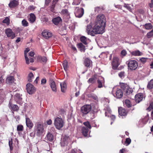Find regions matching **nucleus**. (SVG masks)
<instances>
[{"label": "nucleus", "instance_id": "nucleus-1", "mask_svg": "<svg viewBox=\"0 0 153 153\" xmlns=\"http://www.w3.org/2000/svg\"><path fill=\"white\" fill-rule=\"evenodd\" d=\"M95 25L94 26L92 34H102L104 32L106 26V18L104 15L100 14L97 16Z\"/></svg>", "mask_w": 153, "mask_h": 153}, {"label": "nucleus", "instance_id": "nucleus-2", "mask_svg": "<svg viewBox=\"0 0 153 153\" xmlns=\"http://www.w3.org/2000/svg\"><path fill=\"white\" fill-rule=\"evenodd\" d=\"M44 130V125L42 123L38 122L35 127V131L38 136H40L43 133Z\"/></svg>", "mask_w": 153, "mask_h": 153}, {"label": "nucleus", "instance_id": "nucleus-3", "mask_svg": "<svg viewBox=\"0 0 153 153\" xmlns=\"http://www.w3.org/2000/svg\"><path fill=\"white\" fill-rule=\"evenodd\" d=\"M91 106L90 105H85L81 108L80 110L82 117L85 116L91 111Z\"/></svg>", "mask_w": 153, "mask_h": 153}, {"label": "nucleus", "instance_id": "nucleus-4", "mask_svg": "<svg viewBox=\"0 0 153 153\" xmlns=\"http://www.w3.org/2000/svg\"><path fill=\"white\" fill-rule=\"evenodd\" d=\"M54 124L56 128L59 130L63 127L64 122L62 118L57 117L54 120Z\"/></svg>", "mask_w": 153, "mask_h": 153}, {"label": "nucleus", "instance_id": "nucleus-5", "mask_svg": "<svg viewBox=\"0 0 153 153\" xmlns=\"http://www.w3.org/2000/svg\"><path fill=\"white\" fill-rule=\"evenodd\" d=\"M127 62L128 68L131 70H136L138 66V63L135 60H129Z\"/></svg>", "mask_w": 153, "mask_h": 153}, {"label": "nucleus", "instance_id": "nucleus-6", "mask_svg": "<svg viewBox=\"0 0 153 153\" xmlns=\"http://www.w3.org/2000/svg\"><path fill=\"white\" fill-rule=\"evenodd\" d=\"M121 89L123 90V92L126 95H128L131 93L133 91L126 84L122 83L120 85Z\"/></svg>", "mask_w": 153, "mask_h": 153}, {"label": "nucleus", "instance_id": "nucleus-7", "mask_svg": "<svg viewBox=\"0 0 153 153\" xmlns=\"http://www.w3.org/2000/svg\"><path fill=\"white\" fill-rule=\"evenodd\" d=\"M26 89L27 92L30 94H33L36 91L35 88L33 85L30 83L27 84Z\"/></svg>", "mask_w": 153, "mask_h": 153}, {"label": "nucleus", "instance_id": "nucleus-8", "mask_svg": "<svg viewBox=\"0 0 153 153\" xmlns=\"http://www.w3.org/2000/svg\"><path fill=\"white\" fill-rule=\"evenodd\" d=\"M84 13V10L82 8H76L75 12V16L78 18H81L83 15Z\"/></svg>", "mask_w": 153, "mask_h": 153}, {"label": "nucleus", "instance_id": "nucleus-9", "mask_svg": "<svg viewBox=\"0 0 153 153\" xmlns=\"http://www.w3.org/2000/svg\"><path fill=\"white\" fill-rule=\"evenodd\" d=\"M111 64L112 68L114 69H116L120 65L119 58L116 57H114L113 59Z\"/></svg>", "mask_w": 153, "mask_h": 153}, {"label": "nucleus", "instance_id": "nucleus-10", "mask_svg": "<svg viewBox=\"0 0 153 153\" xmlns=\"http://www.w3.org/2000/svg\"><path fill=\"white\" fill-rule=\"evenodd\" d=\"M5 33L8 37H10L12 39H13L16 36L15 34L10 28L6 29Z\"/></svg>", "mask_w": 153, "mask_h": 153}, {"label": "nucleus", "instance_id": "nucleus-11", "mask_svg": "<svg viewBox=\"0 0 153 153\" xmlns=\"http://www.w3.org/2000/svg\"><path fill=\"white\" fill-rule=\"evenodd\" d=\"M22 94L19 93H16L14 95V99L16 102L21 105L22 103Z\"/></svg>", "mask_w": 153, "mask_h": 153}, {"label": "nucleus", "instance_id": "nucleus-12", "mask_svg": "<svg viewBox=\"0 0 153 153\" xmlns=\"http://www.w3.org/2000/svg\"><path fill=\"white\" fill-rule=\"evenodd\" d=\"M8 106L12 111L17 112L19 110V106L13 104L10 101L9 102Z\"/></svg>", "mask_w": 153, "mask_h": 153}, {"label": "nucleus", "instance_id": "nucleus-13", "mask_svg": "<svg viewBox=\"0 0 153 153\" xmlns=\"http://www.w3.org/2000/svg\"><path fill=\"white\" fill-rule=\"evenodd\" d=\"M59 0H53L52 2V5L49 7V9L51 11L56 13V10L55 7L58 4V2Z\"/></svg>", "mask_w": 153, "mask_h": 153}, {"label": "nucleus", "instance_id": "nucleus-14", "mask_svg": "<svg viewBox=\"0 0 153 153\" xmlns=\"http://www.w3.org/2000/svg\"><path fill=\"white\" fill-rule=\"evenodd\" d=\"M62 20L61 17L59 16L55 17L52 19L53 23L56 25H58L62 22Z\"/></svg>", "mask_w": 153, "mask_h": 153}, {"label": "nucleus", "instance_id": "nucleus-15", "mask_svg": "<svg viewBox=\"0 0 153 153\" xmlns=\"http://www.w3.org/2000/svg\"><path fill=\"white\" fill-rule=\"evenodd\" d=\"M134 97L136 102L138 103L142 100L143 98V94L142 93L137 94Z\"/></svg>", "mask_w": 153, "mask_h": 153}, {"label": "nucleus", "instance_id": "nucleus-16", "mask_svg": "<svg viewBox=\"0 0 153 153\" xmlns=\"http://www.w3.org/2000/svg\"><path fill=\"white\" fill-rule=\"evenodd\" d=\"M49 84L53 91L56 92L57 91L55 83L53 79H51L49 80Z\"/></svg>", "mask_w": 153, "mask_h": 153}, {"label": "nucleus", "instance_id": "nucleus-17", "mask_svg": "<svg viewBox=\"0 0 153 153\" xmlns=\"http://www.w3.org/2000/svg\"><path fill=\"white\" fill-rule=\"evenodd\" d=\"M19 5V2L16 0H12L10 1L8 6L10 8H14Z\"/></svg>", "mask_w": 153, "mask_h": 153}, {"label": "nucleus", "instance_id": "nucleus-18", "mask_svg": "<svg viewBox=\"0 0 153 153\" xmlns=\"http://www.w3.org/2000/svg\"><path fill=\"white\" fill-rule=\"evenodd\" d=\"M15 80V78L13 76H9L7 77L6 80V83L7 84L10 85L14 82Z\"/></svg>", "mask_w": 153, "mask_h": 153}, {"label": "nucleus", "instance_id": "nucleus-19", "mask_svg": "<svg viewBox=\"0 0 153 153\" xmlns=\"http://www.w3.org/2000/svg\"><path fill=\"white\" fill-rule=\"evenodd\" d=\"M118 111L119 114L120 116H125L127 114V112L122 107H119Z\"/></svg>", "mask_w": 153, "mask_h": 153}, {"label": "nucleus", "instance_id": "nucleus-20", "mask_svg": "<svg viewBox=\"0 0 153 153\" xmlns=\"http://www.w3.org/2000/svg\"><path fill=\"white\" fill-rule=\"evenodd\" d=\"M123 96V92L121 89L117 88L115 93V95L114 96L117 98H120Z\"/></svg>", "mask_w": 153, "mask_h": 153}, {"label": "nucleus", "instance_id": "nucleus-21", "mask_svg": "<svg viewBox=\"0 0 153 153\" xmlns=\"http://www.w3.org/2000/svg\"><path fill=\"white\" fill-rule=\"evenodd\" d=\"M84 65L87 67H90V65L92 64V62L88 58H85L84 61Z\"/></svg>", "mask_w": 153, "mask_h": 153}, {"label": "nucleus", "instance_id": "nucleus-22", "mask_svg": "<svg viewBox=\"0 0 153 153\" xmlns=\"http://www.w3.org/2000/svg\"><path fill=\"white\" fill-rule=\"evenodd\" d=\"M26 123L27 126L31 129L33 126V124L31 120L28 118H26Z\"/></svg>", "mask_w": 153, "mask_h": 153}, {"label": "nucleus", "instance_id": "nucleus-23", "mask_svg": "<svg viewBox=\"0 0 153 153\" xmlns=\"http://www.w3.org/2000/svg\"><path fill=\"white\" fill-rule=\"evenodd\" d=\"M42 34L43 36L46 39H48L51 37L52 36V34L51 33L46 30H44L42 32Z\"/></svg>", "mask_w": 153, "mask_h": 153}, {"label": "nucleus", "instance_id": "nucleus-24", "mask_svg": "<svg viewBox=\"0 0 153 153\" xmlns=\"http://www.w3.org/2000/svg\"><path fill=\"white\" fill-rule=\"evenodd\" d=\"M88 129L85 127L83 126L81 129V133L85 137H86L88 135Z\"/></svg>", "mask_w": 153, "mask_h": 153}, {"label": "nucleus", "instance_id": "nucleus-25", "mask_svg": "<svg viewBox=\"0 0 153 153\" xmlns=\"http://www.w3.org/2000/svg\"><path fill=\"white\" fill-rule=\"evenodd\" d=\"M94 27H93L92 29V26L91 23L89 24L88 25L87 27L86 31L88 34H90L92 36H94L95 34L92 35V31L93 30V28Z\"/></svg>", "mask_w": 153, "mask_h": 153}, {"label": "nucleus", "instance_id": "nucleus-26", "mask_svg": "<svg viewBox=\"0 0 153 153\" xmlns=\"http://www.w3.org/2000/svg\"><path fill=\"white\" fill-rule=\"evenodd\" d=\"M37 60L40 62H43L46 63L47 61V58L44 56H38L37 57Z\"/></svg>", "mask_w": 153, "mask_h": 153}, {"label": "nucleus", "instance_id": "nucleus-27", "mask_svg": "<svg viewBox=\"0 0 153 153\" xmlns=\"http://www.w3.org/2000/svg\"><path fill=\"white\" fill-rule=\"evenodd\" d=\"M78 48L80 49L81 51L85 52L86 50L85 46L82 43H79L77 44Z\"/></svg>", "mask_w": 153, "mask_h": 153}, {"label": "nucleus", "instance_id": "nucleus-28", "mask_svg": "<svg viewBox=\"0 0 153 153\" xmlns=\"http://www.w3.org/2000/svg\"><path fill=\"white\" fill-rule=\"evenodd\" d=\"M131 54L132 56H137L141 55L142 53L139 50H136L131 52Z\"/></svg>", "mask_w": 153, "mask_h": 153}, {"label": "nucleus", "instance_id": "nucleus-29", "mask_svg": "<svg viewBox=\"0 0 153 153\" xmlns=\"http://www.w3.org/2000/svg\"><path fill=\"white\" fill-rule=\"evenodd\" d=\"M124 105L127 108H129L131 107L132 104L130 101L128 99L125 100L124 102Z\"/></svg>", "mask_w": 153, "mask_h": 153}, {"label": "nucleus", "instance_id": "nucleus-30", "mask_svg": "<svg viewBox=\"0 0 153 153\" xmlns=\"http://www.w3.org/2000/svg\"><path fill=\"white\" fill-rule=\"evenodd\" d=\"M36 17L35 15L31 13L30 15V17L29 19V21L31 23H33L36 20Z\"/></svg>", "mask_w": 153, "mask_h": 153}, {"label": "nucleus", "instance_id": "nucleus-31", "mask_svg": "<svg viewBox=\"0 0 153 153\" xmlns=\"http://www.w3.org/2000/svg\"><path fill=\"white\" fill-rule=\"evenodd\" d=\"M30 51V49L28 48H27L26 49L25 51V60L26 61V63L28 64H29V59L27 57V55L26 53H27L28 52Z\"/></svg>", "mask_w": 153, "mask_h": 153}, {"label": "nucleus", "instance_id": "nucleus-32", "mask_svg": "<svg viewBox=\"0 0 153 153\" xmlns=\"http://www.w3.org/2000/svg\"><path fill=\"white\" fill-rule=\"evenodd\" d=\"M61 13L62 14L66 16L68 18L69 17L70 13H69L67 9H64L62 10L61 11Z\"/></svg>", "mask_w": 153, "mask_h": 153}, {"label": "nucleus", "instance_id": "nucleus-33", "mask_svg": "<svg viewBox=\"0 0 153 153\" xmlns=\"http://www.w3.org/2000/svg\"><path fill=\"white\" fill-rule=\"evenodd\" d=\"M80 40L82 43L86 45L87 44V38L84 36H81L80 38Z\"/></svg>", "mask_w": 153, "mask_h": 153}, {"label": "nucleus", "instance_id": "nucleus-34", "mask_svg": "<svg viewBox=\"0 0 153 153\" xmlns=\"http://www.w3.org/2000/svg\"><path fill=\"white\" fill-rule=\"evenodd\" d=\"M62 65L64 70L65 71H67L68 68V66L67 60H65L63 62Z\"/></svg>", "mask_w": 153, "mask_h": 153}, {"label": "nucleus", "instance_id": "nucleus-35", "mask_svg": "<svg viewBox=\"0 0 153 153\" xmlns=\"http://www.w3.org/2000/svg\"><path fill=\"white\" fill-rule=\"evenodd\" d=\"M96 78L95 76H92L88 80L87 82L89 83L93 84L96 82Z\"/></svg>", "mask_w": 153, "mask_h": 153}, {"label": "nucleus", "instance_id": "nucleus-36", "mask_svg": "<svg viewBox=\"0 0 153 153\" xmlns=\"http://www.w3.org/2000/svg\"><path fill=\"white\" fill-rule=\"evenodd\" d=\"M47 137L48 140L49 141H52L53 140V135L50 133H48Z\"/></svg>", "mask_w": 153, "mask_h": 153}, {"label": "nucleus", "instance_id": "nucleus-37", "mask_svg": "<svg viewBox=\"0 0 153 153\" xmlns=\"http://www.w3.org/2000/svg\"><path fill=\"white\" fill-rule=\"evenodd\" d=\"M13 140L12 138H11L10 140L9 141V146L10 147V152L11 153L13 151Z\"/></svg>", "mask_w": 153, "mask_h": 153}, {"label": "nucleus", "instance_id": "nucleus-38", "mask_svg": "<svg viewBox=\"0 0 153 153\" xmlns=\"http://www.w3.org/2000/svg\"><path fill=\"white\" fill-rule=\"evenodd\" d=\"M149 104V106L146 109V110L149 111H150L153 109V100L150 101Z\"/></svg>", "mask_w": 153, "mask_h": 153}, {"label": "nucleus", "instance_id": "nucleus-39", "mask_svg": "<svg viewBox=\"0 0 153 153\" xmlns=\"http://www.w3.org/2000/svg\"><path fill=\"white\" fill-rule=\"evenodd\" d=\"M144 26L145 28L147 30L151 29L152 27V25L150 23L146 24L144 25Z\"/></svg>", "mask_w": 153, "mask_h": 153}, {"label": "nucleus", "instance_id": "nucleus-40", "mask_svg": "<svg viewBox=\"0 0 153 153\" xmlns=\"http://www.w3.org/2000/svg\"><path fill=\"white\" fill-rule=\"evenodd\" d=\"M147 88H148L152 89L153 88V80L152 79L148 82L147 85Z\"/></svg>", "mask_w": 153, "mask_h": 153}, {"label": "nucleus", "instance_id": "nucleus-41", "mask_svg": "<svg viewBox=\"0 0 153 153\" xmlns=\"http://www.w3.org/2000/svg\"><path fill=\"white\" fill-rule=\"evenodd\" d=\"M60 86L62 91L64 92L66 88V84L64 83H61L60 84Z\"/></svg>", "mask_w": 153, "mask_h": 153}, {"label": "nucleus", "instance_id": "nucleus-42", "mask_svg": "<svg viewBox=\"0 0 153 153\" xmlns=\"http://www.w3.org/2000/svg\"><path fill=\"white\" fill-rule=\"evenodd\" d=\"M104 10L103 8L102 7H97L95 9V11L97 13H100Z\"/></svg>", "mask_w": 153, "mask_h": 153}, {"label": "nucleus", "instance_id": "nucleus-43", "mask_svg": "<svg viewBox=\"0 0 153 153\" xmlns=\"http://www.w3.org/2000/svg\"><path fill=\"white\" fill-rule=\"evenodd\" d=\"M87 115L88 119H93L95 117L94 113L92 112H91V111Z\"/></svg>", "mask_w": 153, "mask_h": 153}, {"label": "nucleus", "instance_id": "nucleus-44", "mask_svg": "<svg viewBox=\"0 0 153 153\" xmlns=\"http://www.w3.org/2000/svg\"><path fill=\"white\" fill-rule=\"evenodd\" d=\"M83 124L88 129H90L91 128V127L89 121H87L83 123Z\"/></svg>", "mask_w": 153, "mask_h": 153}, {"label": "nucleus", "instance_id": "nucleus-45", "mask_svg": "<svg viewBox=\"0 0 153 153\" xmlns=\"http://www.w3.org/2000/svg\"><path fill=\"white\" fill-rule=\"evenodd\" d=\"M22 25L24 27H27L28 26L29 24L28 22L25 19L23 20L22 22Z\"/></svg>", "mask_w": 153, "mask_h": 153}, {"label": "nucleus", "instance_id": "nucleus-46", "mask_svg": "<svg viewBox=\"0 0 153 153\" xmlns=\"http://www.w3.org/2000/svg\"><path fill=\"white\" fill-rule=\"evenodd\" d=\"M10 19L8 17H6L3 20V23H6L7 25H8L10 24Z\"/></svg>", "mask_w": 153, "mask_h": 153}, {"label": "nucleus", "instance_id": "nucleus-47", "mask_svg": "<svg viewBox=\"0 0 153 153\" xmlns=\"http://www.w3.org/2000/svg\"><path fill=\"white\" fill-rule=\"evenodd\" d=\"M153 36V29L148 32L147 34V37L148 38H150Z\"/></svg>", "mask_w": 153, "mask_h": 153}, {"label": "nucleus", "instance_id": "nucleus-48", "mask_svg": "<svg viewBox=\"0 0 153 153\" xmlns=\"http://www.w3.org/2000/svg\"><path fill=\"white\" fill-rule=\"evenodd\" d=\"M17 130L18 131H22L24 129V127L22 125H19L17 126Z\"/></svg>", "mask_w": 153, "mask_h": 153}, {"label": "nucleus", "instance_id": "nucleus-49", "mask_svg": "<svg viewBox=\"0 0 153 153\" xmlns=\"http://www.w3.org/2000/svg\"><path fill=\"white\" fill-rule=\"evenodd\" d=\"M74 1L73 2V4L75 5H78L80 4L81 0H74Z\"/></svg>", "mask_w": 153, "mask_h": 153}, {"label": "nucleus", "instance_id": "nucleus-50", "mask_svg": "<svg viewBox=\"0 0 153 153\" xmlns=\"http://www.w3.org/2000/svg\"><path fill=\"white\" fill-rule=\"evenodd\" d=\"M147 59V58L143 57L140 59V60L142 63L144 64L146 62Z\"/></svg>", "mask_w": 153, "mask_h": 153}, {"label": "nucleus", "instance_id": "nucleus-51", "mask_svg": "<svg viewBox=\"0 0 153 153\" xmlns=\"http://www.w3.org/2000/svg\"><path fill=\"white\" fill-rule=\"evenodd\" d=\"M97 82L98 84V88H101L102 87V84L101 82L99 80H97Z\"/></svg>", "mask_w": 153, "mask_h": 153}, {"label": "nucleus", "instance_id": "nucleus-52", "mask_svg": "<svg viewBox=\"0 0 153 153\" xmlns=\"http://www.w3.org/2000/svg\"><path fill=\"white\" fill-rule=\"evenodd\" d=\"M131 140L130 138H127L125 141V144H127V145H129L131 143Z\"/></svg>", "mask_w": 153, "mask_h": 153}, {"label": "nucleus", "instance_id": "nucleus-53", "mask_svg": "<svg viewBox=\"0 0 153 153\" xmlns=\"http://www.w3.org/2000/svg\"><path fill=\"white\" fill-rule=\"evenodd\" d=\"M121 54L123 56H125L127 54L126 51L125 50H123L121 51Z\"/></svg>", "mask_w": 153, "mask_h": 153}, {"label": "nucleus", "instance_id": "nucleus-54", "mask_svg": "<svg viewBox=\"0 0 153 153\" xmlns=\"http://www.w3.org/2000/svg\"><path fill=\"white\" fill-rule=\"evenodd\" d=\"M124 72L121 71L119 74V76L121 78L123 77L124 76Z\"/></svg>", "mask_w": 153, "mask_h": 153}, {"label": "nucleus", "instance_id": "nucleus-55", "mask_svg": "<svg viewBox=\"0 0 153 153\" xmlns=\"http://www.w3.org/2000/svg\"><path fill=\"white\" fill-rule=\"evenodd\" d=\"M88 97H91L94 100H96L97 98V97L95 95H94L93 94H91L90 95V96H88Z\"/></svg>", "mask_w": 153, "mask_h": 153}, {"label": "nucleus", "instance_id": "nucleus-56", "mask_svg": "<svg viewBox=\"0 0 153 153\" xmlns=\"http://www.w3.org/2000/svg\"><path fill=\"white\" fill-rule=\"evenodd\" d=\"M138 12L141 14H143L145 12L144 10L140 9L138 10Z\"/></svg>", "mask_w": 153, "mask_h": 153}, {"label": "nucleus", "instance_id": "nucleus-57", "mask_svg": "<svg viewBox=\"0 0 153 153\" xmlns=\"http://www.w3.org/2000/svg\"><path fill=\"white\" fill-rule=\"evenodd\" d=\"M124 7L127 8L128 10H131V7L129 6L128 4H125Z\"/></svg>", "mask_w": 153, "mask_h": 153}, {"label": "nucleus", "instance_id": "nucleus-58", "mask_svg": "<svg viewBox=\"0 0 153 153\" xmlns=\"http://www.w3.org/2000/svg\"><path fill=\"white\" fill-rule=\"evenodd\" d=\"M150 7L153 9V0H151V2L149 4Z\"/></svg>", "mask_w": 153, "mask_h": 153}, {"label": "nucleus", "instance_id": "nucleus-59", "mask_svg": "<svg viewBox=\"0 0 153 153\" xmlns=\"http://www.w3.org/2000/svg\"><path fill=\"white\" fill-rule=\"evenodd\" d=\"M46 82V80L45 79H43L41 80V84L43 85L45 84Z\"/></svg>", "mask_w": 153, "mask_h": 153}, {"label": "nucleus", "instance_id": "nucleus-60", "mask_svg": "<svg viewBox=\"0 0 153 153\" xmlns=\"http://www.w3.org/2000/svg\"><path fill=\"white\" fill-rule=\"evenodd\" d=\"M71 48L74 51H76V52H77V49L75 47L74 45H71Z\"/></svg>", "mask_w": 153, "mask_h": 153}, {"label": "nucleus", "instance_id": "nucleus-61", "mask_svg": "<svg viewBox=\"0 0 153 153\" xmlns=\"http://www.w3.org/2000/svg\"><path fill=\"white\" fill-rule=\"evenodd\" d=\"M110 117L111 119L113 121H114L116 119L115 116L114 115H111L110 116Z\"/></svg>", "mask_w": 153, "mask_h": 153}, {"label": "nucleus", "instance_id": "nucleus-62", "mask_svg": "<svg viewBox=\"0 0 153 153\" xmlns=\"http://www.w3.org/2000/svg\"><path fill=\"white\" fill-rule=\"evenodd\" d=\"M51 0H45V4L46 6L49 5V3L51 2Z\"/></svg>", "mask_w": 153, "mask_h": 153}, {"label": "nucleus", "instance_id": "nucleus-63", "mask_svg": "<svg viewBox=\"0 0 153 153\" xmlns=\"http://www.w3.org/2000/svg\"><path fill=\"white\" fill-rule=\"evenodd\" d=\"M28 76L30 78H33L34 75L33 74L32 72H30L28 74Z\"/></svg>", "mask_w": 153, "mask_h": 153}, {"label": "nucleus", "instance_id": "nucleus-64", "mask_svg": "<svg viewBox=\"0 0 153 153\" xmlns=\"http://www.w3.org/2000/svg\"><path fill=\"white\" fill-rule=\"evenodd\" d=\"M70 153H77V150L76 149H73L71 151Z\"/></svg>", "mask_w": 153, "mask_h": 153}]
</instances>
